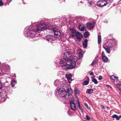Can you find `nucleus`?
Masks as SVG:
<instances>
[{"mask_svg": "<svg viewBox=\"0 0 121 121\" xmlns=\"http://www.w3.org/2000/svg\"><path fill=\"white\" fill-rule=\"evenodd\" d=\"M33 28L32 25L30 27L25 28L24 31V34H26L27 37L30 39H34L37 37L35 35V33L39 31L47 29L52 30L55 36H59L60 33L59 30L56 28H52L53 26L50 24H46L39 22H35Z\"/></svg>", "mask_w": 121, "mask_h": 121, "instance_id": "f257e3e1", "label": "nucleus"}, {"mask_svg": "<svg viewBox=\"0 0 121 121\" xmlns=\"http://www.w3.org/2000/svg\"><path fill=\"white\" fill-rule=\"evenodd\" d=\"M69 52H66L63 53L62 55V57L59 60H57L56 62L57 65L61 64L60 66L62 69L66 70L73 68L72 65L70 64V61L69 60V58H67V55L68 57L69 56Z\"/></svg>", "mask_w": 121, "mask_h": 121, "instance_id": "f03ea898", "label": "nucleus"}, {"mask_svg": "<svg viewBox=\"0 0 121 121\" xmlns=\"http://www.w3.org/2000/svg\"><path fill=\"white\" fill-rule=\"evenodd\" d=\"M67 92L65 91V89L62 87L57 88L56 90V96L59 95L60 97L65 98V99L72 93V90L70 88L67 89Z\"/></svg>", "mask_w": 121, "mask_h": 121, "instance_id": "7ed1b4c3", "label": "nucleus"}, {"mask_svg": "<svg viewBox=\"0 0 121 121\" xmlns=\"http://www.w3.org/2000/svg\"><path fill=\"white\" fill-rule=\"evenodd\" d=\"M67 52H68L69 53V56L68 57V56L67 55V58H69L68 59L70 61V62L69 63L72 66V67L74 68L75 66L76 63L77 61L78 58L76 56H71V53L69 51H65L64 53H65Z\"/></svg>", "mask_w": 121, "mask_h": 121, "instance_id": "20e7f679", "label": "nucleus"}, {"mask_svg": "<svg viewBox=\"0 0 121 121\" xmlns=\"http://www.w3.org/2000/svg\"><path fill=\"white\" fill-rule=\"evenodd\" d=\"M117 41L114 39L109 40L107 42V44L108 45L110 46V47L111 48L117 45Z\"/></svg>", "mask_w": 121, "mask_h": 121, "instance_id": "39448f33", "label": "nucleus"}, {"mask_svg": "<svg viewBox=\"0 0 121 121\" xmlns=\"http://www.w3.org/2000/svg\"><path fill=\"white\" fill-rule=\"evenodd\" d=\"M107 4V2L105 0H100L97 3V5L100 7L105 6Z\"/></svg>", "mask_w": 121, "mask_h": 121, "instance_id": "423d86ee", "label": "nucleus"}, {"mask_svg": "<svg viewBox=\"0 0 121 121\" xmlns=\"http://www.w3.org/2000/svg\"><path fill=\"white\" fill-rule=\"evenodd\" d=\"M70 103L72 109L74 111L76 110L77 109V107L75 104L72 101H70Z\"/></svg>", "mask_w": 121, "mask_h": 121, "instance_id": "0eeeda50", "label": "nucleus"}, {"mask_svg": "<svg viewBox=\"0 0 121 121\" xmlns=\"http://www.w3.org/2000/svg\"><path fill=\"white\" fill-rule=\"evenodd\" d=\"M66 77L69 82L70 83L72 80L71 78L72 75L71 73H67L66 74Z\"/></svg>", "mask_w": 121, "mask_h": 121, "instance_id": "6e6552de", "label": "nucleus"}, {"mask_svg": "<svg viewBox=\"0 0 121 121\" xmlns=\"http://www.w3.org/2000/svg\"><path fill=\"white\" fill-rule=\"evenodd\" d=\"M94 26V23L93 22H88L87 24V28L90 29L93 28Z\"/></svg>", "mask_w": 121, "mask_h": 121, "instance_id": "1a4fd4ad", "label": "nucleus"}, {"mask_svg": "<svg viewBox=\"0 0 121 121\" xmlns=\"http://www.w3.org/2000/svg\"><path fill=\"white\" fill-rule=\"evenodd\" d=\"M70 35L72 37L75 36L77 34V32L73 28H72L70 29Z\"/></svg>", "mask_w": 121, "mask_h": 121, "instance_id": "9d476101", "label": "nucleus"}, {"mask_svg": "<svg viewBox=\"0 0 121 121\" xmlns=\"http://www.w3.org/2000/svg\"><path fill=\"white\" fill-rule=\"evenodd\" d=\"M103 47L104 48L106 51V53L108 54H110V48H111L110 46H103Z\"/></svg>", "mask_w": 121, "mask_h": 121, "instance_id": "9b49d317", "label": "nucleus"}, {"mask_svg": "<svg viewBox=\"0 0 121 121\" xmlns=\"http://www.w3.org/2000/svg\"><path fill=\"white\" fill-rule=\"evenodd\" d=\"M77 38V39L79 41H80L82 37V35L79 32H77L76 35V36Z\"/></svg>", "mask_w": 121, "mask_h": 121, "instance_id": "f8f14e48", "label": "nucleus"}, {"mask_svg": "<svg viewBox=\"0 0 121 121\" xmlns=\"http://www.w3.org/2000/svg\"><path fill=\"white\" fill-rule=\"evenodd\" d=\"M62 83V82L58 79L56 80L54 82V85L56 86H60Z\"/></svg>", "mask_w": 121, "mask_h": 121, "instance_id": "ddd939ff", "label": "nucleus"}, {"mask_svg": "<svg viewBox=\"0 0 121 121\" xmlns=\"http://www.w3.org/2000/svg\"><path fill=\"white\" fill-rule=\"evenodd\" d=\"M6 95L5 94H3L0 92V100L2 99H4V101H5L6 99Z\"/></svg>", "mask_w": 121, "mask_h": 121, "instance_id": "4468645a", "label": "nucleus"}, {"mask_svg": "<svg viewBox=\"0 0 121 121\" xmlns=\"http://www.w3.org/2000/svg\"><path fill=\"white\" fill-rule=\"evenodd\" d=\"M79 29L80 31H84L85 30H86V27L83 24H81L79 26Z\"/></svg>", "mask_w": 121, "mask_h": 121, "instance_id": "2eb2a0df", "label": "nucleus"}, {"mask_svg": "<svg viewBox=\"0 0 121 121\" xmlns=\"http://www.w3.org/2000/svg\"><path fill=\"white\" fill-rule=\"evenodd\" d=\"M78 52L79 54V56L81 57H82L83 52L82 51V49L81 48H79L78 49Z\"/></svg>", "mask_w": 121, "mask_h": 121, "instance_id": "dca6fc26", "label": "nucleus"}, {"mask_svg": "<svg viewBox=\"0 0 121 121\" xmlns=\"http://www.w3.org/2000/svg\"><path fill=\"white\" fill-rule=\"evenodd\" d=\"M87 39H86L83 43V45L84 48H86L87 47Z\"/></svg>", "mask_w": 121, "mask_h": 121, "instance_id": "f3484780", "label": "nucleus"}, {"mask_svg": "<svg viewBox=\"0 0 121 121\" xmlns=\"http://www.w3.org/2000/svg\"><path fill=\"white\" fill-rule=\"evenodd\" d=\"M53 37V35H49L48 36V38H47L46 39L48 41H51L52 40Z\"/></svg>", "mask_w": 121, "mask_h": 121, "instance_id": "a211bd4d", "label": "nucleus"}, {"mask_svg": "<svg viewBox=\"0 0 121 121\" xmlns=\"http://www.w3.org/2000/svg\"><path fill=\"white\" fill-rule=\"evenodd\" d=\"M111 78L114 81H117L118 78L117 77L114 75H112L110 76Z\"/></svg>", "mask_w": 121, "mask_h": 121, "instance_id": "6ab92c4d", "label": "nucleus"}, {"mask_svg": "<svg viewBox=\"0 0 121 121\" xmlns=\"http://www.w3.org/2000/svg\"><path fill=\"white\" fill-rule=\"evenodd\" d=\"M93 90L92 89H88L86 90V93L88 94H91L93 92Z\"/></svg>", "mask_w": 121, "mask_h": 121, "instance_id": "aec40b11", "label": "nucleus"}, {"mask_svg": "<svg viewBox=\"0 0 121 121\" xmlns=\"http://www.w3.org/2000/svg\"><path fill=\"white\" fill-rule=\"evenodd\" d=\"M102 60L103 62H107L108 61V58L106 56L103 57Z\"/></svg>", "mask_w": 121, "mask_h": 121, "instance_id": "412c9836", "label": "nucleus"}, {"mask_svg": "<svg viewBox=\"0 0 121 121\" xmlns=\"http://www.w3.org/2000/svg\"><path fill=\"white\" fill-rule=\"evenodd\" d=\"M74 92L75 94H79L80 93V91L77 88H75L74 89Z\"/></svg>", "mask_w": 121, "mask_h": 121, "instance_id": "4be33fe9", "label": "nucleus"}, {"mask_svg": "<svg viewBox=\"0 0 121 121\" xmlns=\"http://www.w3.org/2000/svg\"><path fill=\"white\" fill-rule=\"evenodd\" d=\"M101 37L100 35H99L98 36V43L99 44L101 42Z\"/></svg>", "mask_w": 121, "mask_h": 121, "instance_id": "5701e85b", "label": "nucleus"}, {"mask_svg": "<svg viewBox=\"0 0 121 121\" xmlns=\"http://www.w3.org/2000/svg\"><path fill=\"white\" fill-rule=\"evenodd\" d=\"M17 82L15 80H13L12 82V86L14 87L15 85L16 84Z\"/></svg>", "mask_w": 121, "mask_h": 121, "instance_id": "b1692460", "label": "nucleus"}, {"mask_svg": "<svg viewBox=\"0 0 121 121\" xmlns=\"http://www.w3.org/2000/svg\"><path fill=\"white\" fill-rule=\"evenodd\" d=\"M112 117L113 118H115L117 120H119V118L118 117V116L116 115H113L112 116Z\"/></svg>", "mask_w": 121, "mask_h": 121, "instance_id": "393cba45", "label": "nucleus"}, {"mask_svg": "<svg viewBox=\"0 0 121 121\" xmlns=\"http://www.w3.org/2000/svg\"><path fill=\"white\" fill-rule=\"evenodd\" d=\"M89 33L88 32H86L84 34V37L86 38L89 36Z\"/></svg>", "mask_w": 121, "mask_h": 121, "instance_id": "a878e982", "label": "nucleus"}, {"mask_svg": "<svg viewBox=\"0 0 121 121\" xmlns=\"http://www.w3.org/2000/svg\"><path fill=\"white\" fill-rule=\"evenodd\" d=\"M92 81L95 84H97L98 83V82L95 78L92 79Z\"/></svg>", "mask_w": 121, "mask_h": 121, "instance_id": "bb28decb", "label": "nucleus"}, {"mask_svg": "<svg viewBox=\"0 0 121 121\" xmlns=\"http://www.w3.org/2000/svg\"><path fill=\"white\" fill-rule=\"evenodd\" d=\"M89 83V82L87 81H85L83 82V84L85 85H88Z\"/></svg>", "mask_w": 121, "mask_h": 121, "instance_id": "cd10ccee", "label": "nucleus"}, {"mask_svg": "<svg viewBox=\"0 0 121 121\" xmlns=\"http://www.w3.org/2000/svg\"><path fill=\"white\" fill-rule=\"evenodd\" d=\"M87 3L88 4V6H91L92 5V1H90L88 2Z\"/></svg>", "mask_w": 121, "mask_h": 121, "instance_id": "c85d7f7f", "label": "nucleus"}, {"mask_svg": "<svg viewBox=\"0 0 121 121\" xmlns=\"http://www.w3.org/2000/svg\"><path fill=\"white\" fill-rule=\"evenodd\" d=\"M97 61H94L92 62V63L91 64V65H92V66L95 63H97Z\"/></svg>", "mask_w": 121, "mask_h": 121, "instance_id": "c756f323", "label": "nucleus"}, {"mask_svg": "<svg viewBox=\"0 0 121 121\" xmlns=\"http://www.w3.org/2000/svg\"><path fill=\"white\" fill-rule=\"evenodd\" d=\"M101 56L102 57L106 56L104 52H102Z\"/></svg>", "mask_w": 121, "mask_h": 121, "instance_id": "7c9ffc66", "label": "nucleus"}, {"mask_svg": "<svg viewBox=\"0 0 121 121\" xmlns=\"http://www.w3.org/2000/svg\"><path fill=\"white\" fill-rule=\"evenodd\" d=\"M78 107L80 110V111L82 112V108L80 106V105H78Z\"/></svg>", "mask_w": 121, "mask_h": 121, "instance_id": "2f4dec72", "label": "nucleus"}, {"mask_svg": "<svg viewBox=\"0 0 121 121\" xmlns=\"http://www.w3.org/2000/svg\"><path fill=\"white\" fill-rule=\"evenodd\" d=\"M86 119L87 120L90 121V117L87 115H86Z\"/></svg>", "mask_w": 121, "mask_h": 121, "instance_id": "473e14b6", "label": "nucleus"}, {"mask_svg": "<svg viewBox=\"0 0 121 121\" xmlns=\"http://www.w3.org/2000/svg\"><path fill=\"white\" fill-rule=\"evenodd\" d=\"M3 5V3L2 2L1 0H0V5L2 6Z\"/></svg>", "mask_w": 121, "mask_h": 121, "instance_id": "72a5a7b5", "label": "nucleus"}, {"mask_svg": "<svg viewBox=\"0 0 121 121\" xmlns=\"http://www.w3.org/2000/svg\"><path fill=\"white\" fill-rule=\"evenodd\" d=\"M102 79V76L101 75H100L99 76L98 79L99 80H101Z\"/></svg>", "mask_w": 121, "mask_h": 121, "instance_id": "f704fd0d", "label": "nucleus"}, {"mask_svg": "<svg viewBox=\"0 0 121 121\" xmlns=\"http://www.w3.org/2000/svg\"><path fill=\"white\" fill-rule=\"evenodd\" d=\"M106 85L108 87H109L111 90L112 89V88L109 85L106 84Z\"/></svg>", "mask_w": 121, "mask_h": 121, "instance_id": "c9c22d12", "label": "nucleus"}, {"mask_svg": "<svg viewBox=\"0 0 121 121\" xmlns=\"http://www.w3.org/2000/svg\"><path fill=\"white\" fill-rule=\"evenodd\" d=\"M90 74L91 76H93L94 74L92 72H91L90 73Z\"/></svg>", "mask_w": 121, "mask_h": 121, "instance_id": "e433bc0d", "label": "nucleus"}, {"mask_svg": "<svg viewBox=\"0 0 121 121\" xmlns=\"http://www.w3.org/2000/svg\"><path fill=\"white\" fill-rule=\"evenodd\" d=\"M85 106L87 108H88L89 109V108L88 107V105L87 104H85Z\"/></svg>", "mask_w": 121, "mask_h": 121, "instance_id": "4c0bfd02", "label": "nucleus"}, {"mask_svg": "<svg viewBox=\"0 0 121 121\" xmlns=\"http://www.w3.org/2000/svg\"><path fill=\"white\" fill-rule=\"evenodd\" d=\"M77 101H78V105H80V103L79 101V100L78 99L77 100Z\"/></svg>", "mask_w": 121, "mask_h": 121, "instance_id": "58836bf2", "label": "nucleus"}, {"mask_svg": "<svg viewBox=\"0 0 121 121\" xmlns=\"http://www.w3.org/2000/svg\"><path fill=\"white\" fill-rule=\"evenodd\" d=\"M2 85L1 83L0 82V89L2 88Z\"/></svg>", "mask_w": 121, "mask_h": 121, "instance_id": "ea45409f", "label": "nucleus"}, {"mask_svg": "<svg viewBox=\"0 0 121 121\" xmlns=\"http://www.w3.org/2000/svg\"><path fill=\"white\" fill-rule=\"evenodd\" d=\"M100 107H101L102 108L104 109V106H103V105H100Z\"/></svg>", "mask_w": 121, "mask_h": 121, "instance_id": "a19ab883", "label": "nucleus"}, {"mask_svg": "<svg viewBox=\"0 0 121 121\" xmlns=\"http://www.w3.org/2000/svg\"><path fill=\"white\" fill-rule=\"evenodd\" d=\"M68 113L69 115V116L71 115V113L69 111H68Z\"/></svg>", "mask_w": 121, "mask_h": 121, "instance_id": "79ce46f5", "label": "nucleus"}, {"mask_svg": "<svg viewBox=\"0 0 121 121\" xmlns=\"http://www.w3.org/2000/svg\"><path fill=\"white\" fill-rule=\"evenodd\" d=\"M118 117L119 118V120L120 118H121V116H118Z\"/></svg>", "mask_w": 121, "mask_h": 121, "instance_id": "37998d69", "label": "nucleus"}, {"mask_svg": "<svg viewBox=\"0 0 121 121\" xmlns=\"http://www.w3.org/2000/svg\"><path fill=\"white\" fill-rule=\"evenodd\" d=\"M12 0H10V1H9V2H11L12 1Z\"/></svg>", "mask_w": 121, "mask_h": 121, "instance_id": "c03bdc74", "label": "nucleus"}, {"mask_svg": "<svg viewBox=\"0 0 121 121\" xmlns=\"http://www.w3.org/2000/svg\"><path fill=\"white\" fill-rule=\"evenodd\" d=\"M80 2L81 3H82V1H81Z\"/></svg>", "mask_w": 121, "mask_h": 121, "instance_id": "a18cd8bd", "label": "nucleus"}, {"mask_svg": "<svg viewBox=\"0 0 121 121\" xmlns=\"http://www.w3.org/2000/svg\"><path fill=\"white\" fill-rule=\"evenodd\" d=\"M108 108V107H107V108Z\"/></svg>", "mask_w": 121, "mask_h": 121, "instance_id": "49530a36", "label": "nucleus"}, {"mask_svg": "<svg viewBox=\"0 0 121 121\" xmlns=\"http://www.w3.org/2000/svg\"><path fill=\"white\" fill-rule=\"evenodd\" d=\"M86 121V120H84V121Z\"/></svg>", "mask_w": 121, "mask_h": 121, "instance_id": "de8ad7c7", "label": "nucleus"}, {"mask_svg": "<svg viewBox=\"0 0 121 121\" xmlns=\"http://www.w3.org/2000/svg\"><path fill=\"white\" fill-rule=\"evenodd\" d=\"M69 37H70V36L69 35Z\"/></svg>", "mask_w": 121, "mask_h": 121, "instance_id": "09e8293b", "label": "nucleus"}]
</instances>
